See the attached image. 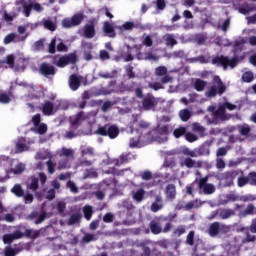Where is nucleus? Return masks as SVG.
I'll use <instances>...</instances> for the list:
<instances>
[{
  "label": "nucleus",
  "instance_id": "1",
  "mask_svg": "<svg viewBox=\"0 0 256 256\" xmlns=\"http://www.w3.org/2000/svg\"><path fill=\"white\" fill-rule=\"evenodd\" d=\"M207 111L212 115V118L205 116L208 125H217L219 121H229L232 117L231 114L227 113V110H225V107H223L221 104L218 106V108L210 105L208 106Z\"/></svg>",
  "mask_w": 256,
  "mask_h": 256
},
{
  "label": "nucleus",
  "instance_id": "2",
  "mask_svg": "<svg viewBox=\"0 0 256 256\" xmlns=\"http://www.w3.org/2000/svg\"><path fill=\"white\" fill-rule=\"evenodd\" d=\"M227 91V86L221 80V77L215 75L213 76L212 81L210 82V87L206 91L205 96L208 97L209 99H213L219 95H223Z\"/></svg>",
  "mask_w": 256,
  "mask_h": 256
},
{
  "label": "nucleus",
  "instance_id": "3",
  "mask_svg": "<svg viewBox=\"0 0 256 256\" xmlns=\"http://www.w3.org/2000/svg\"><path fill=\"white\" fill-rule=\"evenodd\" d=\"M97 135L102 137H109V139H117L119 137V127L115 124L99 125L96 130Z\"/></svg>",
  "mask_w": 256,
  "mask_h": 256
},
{
  "label": "nucleus",
  "instance_id": "4",
  "mask_svg": "<svg viewBox=\"0 0 256 256\" xmlns=\"http://www.w3.org/2000/svg\"><path fill=\"white\" fill-rule=\"evenodd\" d=\"M239 62V58L235 56L232 59H229L227 56H216L212 59V65H221V67H224V69H227V67H231L232 69H235L237 67V63Z\"/></svg>",
  "mask_w": 256,
  "mask_h": 256
},
{
  "label": "nucleus",
  "instance_id": "5",
  "mask_svg": "<svg viewBox=\"0 0 256 256\" xmlns=\"http://www.w3.org/2000/svg\"><path fill=\"white\" fill-rule=\"evenodd\" d=\"M75 63H77V54L74 52L60 57L56 62V66L63 69V67H67L69 64L75 65Z\"/></svg>",
  "mask_w": 256,
  "mask_h": 256
},
{
  "label": "nucleus",
  "instance_id": "6",
  "mask_svg": "<svg viewBox=\"0 0 256 256\" xmlns=\"http://www.w3.org/2000/svg\"><path fill=\"white\" fill-rule=\"evenodd\" d=\"M239 173H242L243 175V171L241 170H230L222 174V179L225 181L227 187H233L235 184L234 181L237 179Z\"/></svg>",
  "mask_w": 256,
  "mask_h": 256
},
{
  "label": "nucleus",
  "instance_id": "7",
  "mask_svg": "<svg viewBox=\"0 0 256 256\" xmlns=\"http://www.w3.org/2000/svg\"><path fill=\"white\" fill-rule=\"evenodd\" d=\"M39 72L44 77H50V76L55 75V73H57V69H55V66H53L47 62H43L39 67Z\"/></svg>",
  "mask_w": 256,
  "mask_h": 256
},
{
  "label": "nucleus",
  "instance_id": "8",
  "mask_svg": "<svg viewBox=\"0 0 256 256\" xmlns=\"http://www.w3.org/2000/svg\"><path fill=\"white\" fill-rule=\"evenodd\" d=\"M180 167H187V169H201L203 161H195L190 157L185 158L180 162Z\"/></svg>",
  "mask_w": 256,
  "mask_h": 256
},
{
  "label": "nucleus",
  "instance_id": "9",
  "mask_svg": "<svg viewBox=\"0 0 256 256\" xmlns=\"http://www.w3.org/2000/svg\"><path fill=\"white\" fill-rule=\"evenodd\" d=\"M95 20H89L83 27V35L86 39H93L95 37Z\"/></svg>",
  "mask_w": 256,
  "mask_h": 256
},
{
  "label": "nucleus",
  "instance_id": "10",
  "mask_svg": "<svg viewBox=\"0 0 256 256\" xmlns=\"http://www.w3.org/2000/svg\"><path fill=\"white\" fill-rule=\"evenodd\" d=\"M163 207H164L163 196L156 195L155 201L150 206V211L152 213H159V211H161L163 209Z\"/></svg>",
  "mask_w": 256,
  "mask_h": 256
},
{
  "label": "nucleus",
  "instance_id": "11",
  "mask_svg": "<svg viewBox=\"0 0 256 256\" xmlns=\"http://www.w3.org/2000/svg\"><path fill=\"white\" fill-rule=\"evenodd\" d=\"M142 107L144 111H151L155 109V97L153 95H148L142 100Z\"/></svg>",
  "mask_w": 256,
  "mask_h": 256
},
{
  "label": "nucleus",
  "instance_id": "12",
  "mask_svg": "<svg viewBox=\"0 0 256 256\" xmlns=\"http://www.w3.org/2000/svg\"><path fill=\"white\" fill-rule=\"evenodd\" d=\"M69 87L72 91H77L81 87V76L72 74L69 77Z\"/></svg>",
  "mask_w": 256,
  "mask_h": 256
},
{
  "label": "nucleus",
  "instance_id": "13",
  "mask_svg": "<svg viewBox=\"0 0 256 256\" xmlns=\"http://www.w3.org/2000/svg\"><path fill=\"white\" fill-rule=\"evenodd\" d=\"M149 229L153 235H161L163 233V227L159 220H152L149 223Z\"/></svg>",
  "mask_w": 256,
  "mask_h": 256
},
{
  "label": "nucleus",
  "instance_id": "14",
  "mask_svg": "<svg viewBox=\"0 0 256 256\" xmlns=\"http://www.w3.org/2000/svg\"><path fill=\"white\" fill-rule=\"evenodd\" d=\"M103 32L112 39L117 37V33H115V28L113 27V25H111V23H109V21L104 22Z\"/></svg>",
  "mask_w": 256,
  "mask_h": 256
},
{
  "label": "nucleus",
  "instance_id": "15",
  "mask_svg": "<svg viewBox=\"0 0 256 256\" xmlns=\"http://www.w3.org/2000/svg\"><path fill=\"white\" fill-rule=\"evenodd\" d=\"M5 211H7V209L3 208V204L0 202V221H6V223H13V221H15V216H13V214L3 215Z\"/></svg>",
  "mask_w": 256,
  "mask_h": 256
},
{
  "label": "nucleus",
  "instance_id": "16",
  "mask_svg": "<svg viewBox=\"0 0 256 256\" xmlns=\"http://www.w3.org/2000/svg\"><path fill=\"white\" fill-rule=\"evenodd\" d=\"M87 119H89V113L86 114L85 112L80 111L76 114L74 120H72L71 125L73 127H76V125H79V123H81V121H85Z\"/></svg>",
  "mask_w": 256,
  "mask_h": 256
},
{
  "label": "nucleus",
  "instance_id": "17",
  "mask_svg": "<svg viewBox=\"0 0 256 256\" xmlns=\"http://www.w3.org/2000/svg\"><path fill=\"white\" fill-rule=\"evenodd\" d=\"M131 157H133V155L131 154V152L128 153H123L119 159L115 160V165L117 167H121V165H125V163H129V161H131Z\"/></svg>",
  "mask_w": 256,
  "mask_h": 256
},
{
  "label": "nucleus",
  "instance_id": "18",
  "mask_svg": "<svg viewBox=\"0 0 256 256\" xmlns=\"http://www.w3.org/2000/svg\"><path fill=\"white\" fill-rule=\"evenodd\" d=\"M55 110V104L51 101H46L42 106V113L47 117L51 116L53 111Z\"/></svg>",
  "mask_w": 256,
  "mask_h": 256
},
{
  "label": "nucleus",
  "instance_id": "19",
  "mask_svg": "<svg viewBox=\"0 0 256 256\" xmlns=\"http://www.w3.org/2000/svg\"><path fill=\"white\" fill-rule=\"evenodd\" d=\"M16 151L18 153H23L29 151V146L27 145V140L25 138H19L16 142Z\"/></svg>",
  "mask_w": 256,
  "mask_h": 256
},
{
  "label": "nucleus",
  "instance_id": "20",
  "mask_svg": "<svg viewBox=\"0 0 256 256\" xmlns=\"http://www.w3.org/2000/svg\"><path fill=\"white\" fill-rule=\"evenodd\" d=\"M219 229H221V224L219 222H213L208 228V233L210 237H217L219 235Z\"/></svg>",
  "mask_w": 256,
  "mask_h": 256
},
{
  "label": "nucleus",
  "instance_id": "21",
  "mask_svg": "<svg viewBox=\"0 0 256 256\" xmlns=\"http://www.w3.org/2000/svg\"><path fill=\"white\" fill-rule=\"evenodd\" d=\"M176 195H177V189L174 186V184H168L166 186V197L168 199L173 200V199H175Z\"/></svg>",
  "mask_w": 256,
  "mask_h": 256
},
{
  "label": "nucleus",
  "instance_id": "22",
  "mask_svg": "<svg viewBox=\"0 0 256 256\" xmlns=\"http://www.w3.org/2000/svg\"><path fill=\"white\" fill-rule=\"evenodd\" d=\"M11 193H13V195H15L16 197H25V190H23V187L21 186V184H15L12 188H11Z\"/></svg>",
  "mask_w": 256,
  "mask_h": 256
},
{
  "label": "nucleus",
  "instance_id": "23",
  "mask_svg": "<svg viewBox=\"0 0 256 256\" xmlns=\"http://www.w3.org/2000/svg\"><path fill=\"white\" fill-rule=\"evenodd\" d=\"M238 131L242 137H249V135H251V126H249V124L239 125Z\"/></svg>",
  "mask_w": 256,
  "mask_h": 256
},
{
  "label": "nucleus",
  "instance_id": "24",
  "mask_svg": "<svg viewBox=\"0 0 256 256\" xmlns=\"http://www.w3.org/2000/svg\"><path fill=\"white\" fill-rule=\"evenodd\" d=\"M166 47H175L177 45V40L173 34H166L163 36Z\"/></svg>",
  "mask_w": 256,
  "mask_h": 256
},
{
  "label": "nucleus",
  "instance_id": "25",
  "mask_svg": "<svg viewBox=\"0 0 256 256\" xmlns=\"http://www.w3.org/2000/svg\"><path fill=\"white\" fill-rule=\"evenodd\" d=\"M235 215V210L222 208L220 209V219H230V217H233Z\"/></svg>",
  "mask_w": 256,
  "mask_h": 256
},
{
  "label": "nucleus",
  "instance_id": "26",
  "mask_svg": "<svg viewBox=\"0 0 256 256\" xmlns=\"http://www.w3.org/2000/svg\"><path fill=\"white\" fill-rule=\"evenodd\" d=\"M205 87H207V81L197 78L194 82V89L201 93V91H205Z\"/></svg>",
  "mask_w": 256,
  "mask_h": 256
},
{
  "label": "nucleus",
  "instance_id": "27",
  "mask_svg": "<svg viewBox=\"0 0 256 256\" xmlns=\"http://www.w3.org/2000/svg\"><path fill=\"white\" fill-rule=\"evenodd\" d=\"M186 134H187V128L184 126L175 128L173 131V136L175 137V139H181V137H185Z\"/></svg>",
  "mask_w": 256,
  "mask_h": 256
},
{
  "label": "nucleus",
  "instance_id": "28",
  "mask_svg": "<svg viewBox=\"0 0 256 256\" xmlns=\"http://www.w3.org/2000/svg\"><path fill=\"white\" fill-rule=\"evenodd\" d=\"M239 13L242 15H249V13L256 11V8L254 6H251L249 4H244L238 8Z\"/></svg>",
  "mask_w": 256,
  "mask_h": 256
},
{
  "label": "nucleus",
  "instance_id": "29",
  "mask_svg": "<svg viewBox=\"0 0 256 256\" xmlns=\"http://www.w3.org/2000/svg\"><path fill=\"white\" fill-rule=\"evenodd\" d=\"M8 65L10 69H13L15 67V56L13 54H10L6 57V60H0V65Z\"/></svg>",
  "mask_w": 256,
  "mask_h": 256
},
{
  "label": "nucleus",
  "instance_id": "30",
  "mask_svg": "<svg viewBox=\"0 0 256 256\" xmlns=\"http://www.w3.org/2000/svg\"><path fill=\"white\" fill-rule=\"evenodd\" d=\"M148 245H151V241L146 240L140 243V247H142V256H151V248Z\"/></svg>",
  "mask_w": 256,
  "mask_h": 256
},
{
  "label": "nucleus",
  "instance_id": "31",
  "mask_svg": "<svg viewBox=\"0 0 256 256\" xmlns=\"http://www.w3.org/2000/svg\"><path fill=\"white\" fill-rule=\"evenodd\" d=\"M155 131H156L157 135L167 137V135H169V125L166 124V125H162V126H157L155 128Z\"/></svg>",
  "mask_w": 256,
  "mask_h": 256
},
{
  "label": "nucleus",
  "instance_id": "32",
  "mask_svg": "<svg viewBox=\"0 0 256 256\" xmlns=\"http://www.w3.org/2000/svg\"><path fill=\"white\" fill-rule=\"evenodd\" d=\"M249 215H256L255 205L248 204L246 209L241 213V217H247Z\"/></svg>",
  "mask_w": 256,
  "mask_h": 256
},
{
  "label": "nucleus",
  "instance_id": "33",
  "mask_svg": "<svg viewBox=\"0 0 256 256\" xmlns=\"http://www.w3.org/2000/svg\"><path fill=\"white\" fill-rule=\"evenodd\" d=\"M43 26L45 27V29H48V31H56L57 30V24H55V22H53V20L44 19Z\"/></svg>",
  "mask_w": 256,
  "mask_h": 256
},
{
  "label": "nucleus",
  "instance_id": "34",
  "mask_svg": "<svg viewBox=\"0 0 256 256\" xmlns=\"http://www.w3.org/2000/svg\"><path fill=\"white\" fill-rule=\"evenodd\" d=\"M84 217L87 221H91V217H93V206L86 205L83 207Z\"/></svg>",
  "mask_w": 256,
  "mask_h": 256
},
{
  "label": "nucleus",
  "instance_id": "35",
  "mask_svg": "<svg viewBox=\"0 0 256 256\" xmlns=\"http://www.w3.org/2000/svg\"><path fill=\"white\" fill-rule=\"evenodd\" d=\"M70 19L72 20V25H74V27H77L80 23H83L85 16H83V14H75Z\"/></svg>",
  "mask_w": 256,
  "mask_h": 256
},
{
  "label": "nucleus",
  "instance_id": "36",
  "mask_svg": "<svg viewBox=\"0 0 256 256\" xmlns=\"http://www.w3.org/2000/svg\"><path fill=\"white\" fill-rule=\"evenodd\" d=\"M22 7L25 17H31V11H33V3L24 2Z\"/></svg>",
  "mask_w": 256,
  "mask_h": 256
},
{
  "label": "nucleus",
  "instance_id": "37",
  "mask_svg": "<svg viewBox=\"0 0 256 256\" xmlns=\"http://www.w3.org/2000/svg\"><path fill=\"white\" fill-rule=\"evenodd\" d=\"M81 217H82L81 213H74L68 219L67 224L68 225H75V224L79 223V221H81Z\"/></svg>",
  "mask_w": 256,
  "mask_h": 256
},
{
  "label": "nucleus",
  "instance_id": "38",
  "mask_svg": "<svg viewBox=\"0 0 256 256\" xmlns=\"http://www.w3.org/2000/svg\"><path fill=\"white\" fill-rule=\"evenodd\" d=\"M134 201H137V203H141L143 199H145V190L138 189L136 193L133 195Z\"/></svg>",
  "mask_w": 256,
  "mask_h": 256
},
{
  "label": "nucleus",
  "instance_id": "39",
  "mask_svg": "<svg viewBox=\"0 0 256 256\" xmlns=\"http://www.w3.org/2000/svg\"><path fill=\"white\" fill-rule=\"evenodd\" d=\"M179 117L181 121L187 122L189 119H191V111L188 109H183L179 112Z\"/></svg>",
  "mask_w": 256,
  "mask_h": 256
},
{
  "label": "nucleus",
  "instance_id": "40",
  "mask_svg": "<svg viewBox=\"0 0 256 256\" xmlns=\"http://www.w3.org/2000/svg\"><path fill=\"white\" fill-rule=\"evenodd\" d=\"M118 29L121 33H123V31H131V29H135V23L125 22L122 26H118Z\"/></svg>",
  "mask_w": 256,
  "mask_h": 256
},
{
  "label": "nucleus",
  "instance_id": "41",
  "mask_svg": "<svg viewBox=\"0 0 256 256\" xmlns=\"http://www.w3.org/2000/svg\"><path fill=\"white\" fill-rule=\"evenodd\" d=\"M57 49V38H53L48 46V53L55 55Z\"/></svg>",
  "mask_w": 256,
  "mask_h": 256
},
{
  "label": "nucleus",
  "instance_id": "42",
  "mask_svg": "<svg viewBox=\"0 0 256 256\" xmlns=\"http://www.w3.org/2000/svg\"><path fill=\"white\" fill-rule=\"evenodd\" d=\"M253 79H255V77L253 76V72L251 71H247L242 75V81L244 83H251L253 82Z\"/></svg>",
  "mask_w": 256,
  "mask_h": 256
},
{
  "label": "nucleus",
  "instance_id": "43",
  "mask_svg": "<svg viewBox=\"0 0 256 256\" xmlns=\"http://www.w3.org/2000/svg\"><path fill=\"white\" fill-rule=\"evenodd\" d=\"M34 51H43L45 49V40L40 39L36 41L33 45Z\"/></svg>",
  "mask_w": 256,
  "mask_h": 256
},
{
  "label": "nucleus",
  "instance_id": "44",
  "mask_svg": "<svg viewBox=\"0 0 256 256\" xmlns=\"http://www.w3.org/2000/svg\"><path fill=\"white\" fill-rule=\"evenodd\" d=\"M186 243L187 245H190L192 247V245H195V231L191 230L186 238Z\"/></svg>",
  "mask_w": 256,
  "mask_h": 256
},
{
  "label": "nucleus",
  "instance_id": "45",
  "mask_svg": "<svg viewBox=\"0 0 256 256\" xmlns=\"http://www.w3.org/2000/svg\"><path fill=\"white\" fill-rule=\"evenodd\" d=\"M155 75L157 77H163L167 75V67L165 66H159L155 69Z\"/></svg>",
  "mask_w": 256,
  "mask_h": 256
},
{
  "label": "nucleus",
  "instance_id": "46",
  "mask_svg": "<svg viewBox=\"0 0 256 256\" xmlns=\"http://www.w3.org/2000/svg\"><path fill=\"white\" fill-rule=\"evenodd\" d=\"M255 242H256V236L247 233L246 237L242 240V245H247V243H255Z\"/></svg>",
  "mask_w": 256,
  "mask_h": 256
},
{
  "label": "nucleus",
  "instance_id": "47",
  "mask_svg": "<svg viewBox=\"0 0 256 256\" xmlns=\"http://www.w3.org/2000/svg\"><path fill=\"white\" fill-rule=\"evenodd\" d=\"M46 165L48 167V173L50 175H53V173H55V167H57V164L53 162V160L49 159L47 162H46Z\"/></svg>",
  "mask_w": 256,
  "mask_h": 256
},
{
  "label": "nucleus",
  "instance_id": "48",
  "mask_svg": "<svg viewBox=\"0 0 256 256\" xmlns=\"http://www.w3.org/2000/svg\"><path fill=\"white\" fill-rule=\"evenodd\" d=\"M185 139L186 141H188V143H195V141H197L199 137L191 132H186Z\"/></svg>",
  "mask_w": 256,
  "mask_h": 256
},
{
  "label": "nucleus",
  "instance_id": "49",
  "mask_svg": "<svg viewBox=\"0 0 256 256\" xmlns=\"http://www.w3.org/2000/svg\"><path fill=\"white\" fill-rule=\"evenodd\" d=\"M14 175H21L25 171V165L22 163H19L15 166V168L12 170Z\"/></svg>",
  "mask_w": 256,
  "mask_h": 256
},
{
  "label": "nucleus",
  "instance_id": "50",
  "mask_svg": "<svg viewBox=\"0 0 256 256\" xmlns=\"http://www.w3.org/2000/svg\"><path fill=\"white\" fill-rule=\"evenodd\" d=\"M237 183L238 187H245V185L249 183V178H247V176H239Z\"/></svg>",
  "mask_w": 256,
  "mask_h": 256
},
{
  "label": "nucleus",
  "instance_id": "51",
  "mask_svg": "<svg viewBox=\"0 0 256 256\" xmlns=\"http://www.w3.org/2000/svg\"><path fill=\"white\" fill-rule=\"evenodd\" d=\"M36 127H37L36 131L38 135H45V133H47V124L41 123Z\"/></svg>",
  "mask_w": 256,
  "mask_h": 256
},
{
  "label": "nucleus",
  "instance_id": "52",
  "mask_svg": "<svg viewBox=\"0 0 256 256\" xmlns=\"http://www.w3.org/2000/svg\"><path fill=\"white\" fill-rule=\"evenodd\" d=\"M91 241H96L95 235L91 233H86L82 238V243H91Z\"/></svg>",
  "mask_w": 256,
  "mask_h": 256
},
{
  "label": "nucleus",
  "instance_id": "53",
  "mask_svg": "<svg viewBox=\"0 0 256 256\" xmlns=\"http://www.w3.org/2000/svg\"><path fill=\"white\" fill-rule=\"evenodd\" d=\"M203 192L205 195H213V192L215 191V186L213 184H208L207 186L203 187Z\"/></svg>",
  "mask_w": 256,
  "mask_h": 256
},
{
  "label": "nucleus",
  "instance_id": "54",
  "mask_svg": "<svg viewBox=\"0 0 256 256\" xmlns=\"http://www.w3.org/2000/svg\"><path fill=\"white\" fill-rule=\"evenodd\" d=\"M67 187H68V189H70V191H71L72 193H79V188L77 187V185L75 184V182L69 180V181L67 182Z\"/></svg>",
  "mask_w": 256,
  "mask_h": 256
},
{
  "label": "nucleus",
  "instance_id": "55",
  "mask_svg": "<svg viewBox=\"0 0 256 256\" xmlns=\"http://www.w3.org/2000/svg\"><path fill=\"white\" fill-rule=\"evenodd\" d=\"M30 189L31 191H37V189H39V178H32L30 183Z\"/></svg>",
  "mask_w": 256,
  "mask_h": 256
},
{
  "label": "nucleus",
  "instance_id": "56",
  "mask_svg": "<svg viewBox=\"0 0 256 256\" xmlns=\"http://www.w3.org/2000/svg\"><path fill=\"white\" fill-rule=\"evenodd\" d=\"M62 27H64L65 29H71V27H74L73 21L71 20V18L63 19L62 20Z\"/></svg>",
  "mask_w": 256,
  "mask_h": 256
},
{
  "label": "nucleus",
  "instance_id": "57",
  "mask_svg": "<svg viewBox=\"0 0 256 256\" xmlns=\"http://www.w3.org/2000/svg\"><path fill=\"white\" fill-rule=\"evenodd\" d=\"M15 37V33H10L6 35L4 38V45H9V43H13V41H15Z\"/></svg>",
  "mask_w": 256,
  "mask_h": 256
},
{
  "label": "nucleus",
  "instance_id": "58",
  "mask_svg": "<svg viewBox=\"0 0 256 256\" xmlns=\"http://www.w3.org/2000/svg\"><path fill=\"white\" fill-rule=\"evenodd\" d=\"M192 129L196 133H205V127L201 126V124H199V123H194L192 125Z\"/></svg>",
  "mask_w": 256,
  "mask_h": 256
},
{
  "label": "nucleus",
  "instance_id": "59",
  "mask_svg": "<svg viewBox=\"0 0 256 256\" xmlns=\"http://www.w3.org/2000/svg\"><path fill=\"white\" fill-rule=\"evenodd\" d=\"M142 44L145 45V47H153V39L151 36L147 35L144 37Z\"/></svg>",
  "mask_w": 256,
  "mask_h": 256
},
{
  "label": "nucleus",
  "instance_id": "60",
  "mask_svg": "<svg viewBox=\"0 0 256 256\" xmlns=\"http://www.w3.org/2000/svg\"><path fill=\"white\" fill-rule=\"evenodd\" d=\"M249 179L250 185H256V172L252 171L246 176Z\"/></svg>",
  "mask_w": 256,
  "mask_h": 256
},
{
  "label": "nucleus",
  "instance_id": "61",
  "mask_svg": "<svg viewBox=\"0 0 256 256\" xmlns=\"http://www.w3.org/2000/svg\"><path fill=\"white\" fill-rule=\"evenodd\" d=\"M82 157H85V155H90V157H93L95 153L93 152V148L88 147L81 150Z\"/></svg>",
  "mask_w": 256,
  "mask_h": 256
},
{
  "label": "nucleus",
  "instance_id": "62",
  "mask_svg": "<svg viewBox=\"0 0 256 256\" xmlns=\"http://www.w3.org/2000/svg\"><path fill=\"white\" fill-rule=\"evenodd\" d=\"M11 102V98L9 97V94L2 93L0 94V103L7 104Z\"/></svg>",
  "mask_w": 256,
  "mask_h": 256
},
{
  "label": "nucleus",
  "instance_id": "63",
  "mask_svg": "<svg viewBox=\"0 0 256 256\" xmlns=\"http://www.w3.org/2000/svg\"><path fill=\"white\" fill-rule=\"evenodd\" d=\"M4 255L5 256H15V255H17V252L15 251V249H13L11 247H6L5 251H4Z\"/></svg>",
  "mask_w": 256,
  "mask_h": 256
},
{
  "label": "nucleus",
  "instance_id": "64",
  "mask_svg": "<svg viewBox=\"0 0 256 256\" xmlns=\"http://www.w3.org/2000/svg\"><path fill=\"white\" fill-rule=\"evenodd\" d=\"M248 231H250V233H253L256 235V217L252 219V222H251L250 226L248 227Z\"/></svg>",
  "mask_w": 256,
  "mask_h": 256
}]
</instances>
